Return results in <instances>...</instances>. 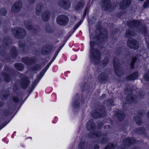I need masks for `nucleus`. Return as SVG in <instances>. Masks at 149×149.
Instances as JSON below:
<instances>
[{"instance_id": "nucleus-1", "label": "nucleus", "mask_w": 149, "mask_h": 149, "mask_svg": "<svg viewBox=\"0 0 149 149\" xmlns=\"http://www.w3.org/2000/svg\"><path fill=\"white\" fill-rule=\"evenodd\" d=\"M12 32L16 38H23L26 35L25 30L19 27H15L12 29Z\"/></svg>"}, {"instance_id": "nucleus-2", "label": "nucleus", "mask_w": 149, "mask_h": 149, "mask_svg": "<svg viewBox=\"0 0 149 149\" xmlns=\"http://www.w3.org/2000/svg\"><path fill=\"white\" fill-rule=\"evenodd\" d=\"M68 17L64 15H60L56 19L57 23L61 25H66L68 23Z\"/></svg>"}, {"instance_id": "nucleus-3", "label": "nucleus", "mask_w": 149, "mask_h": 149, "mask_svg": "<svg viewBox=\"0 0 149 149\" xmlns=\"http://www.w3.org/2000/svg\"><path fill=\"white\" fill-rule=\"evenodd\" d=\"M22 7V3L21 2H17L15 3L11 7V11L14 13L18 12Z\"/></svg>"}, {"instance_id": "nucleus-4", "label": "nucleus", "mask_w": 149, "mask_h": 149, "mask_svg": "<svg viewBox=\"0 0 149 149\" xmlns=\"http://www.w3.org/2000/svg\"><path fill=\"white\" fill-rule=\"evenodd\" d=\"M127 45L131 48L136 49L139 47L138 42L132 38H129L127 42Z\"/></svg>"}, {"instance_id": "nucleus-5", "label": "nucleus", "mask_w": 149, "mask_h": 149, "mask_svg": "<svg viewBox=\"0 0 149 149\" xmlns=\"http://www.w3.org/2000/svg\"><path fill=\"white\" fill-rule=\"evenodd\" d=\"M58 3L60 6L66 9H68L70 6L68 0H60L58 1Z\"/></svg>"}, {"instance_id": "nucleus-6", "label": "nucleus", "mask_w": 149, "mask_h": 149, "mask_svg": "<svg viewBox=\"0 0 149 149\" xmlns=\"http://www.w3.org/2000/svg\"><path fill=\"white\" fill-rule=\"evenodd\" d=\"M90 47H91V52H90V55L93 58H95L94 56L95 53V52L97 53V55H98L99 57L100 55V52L99 51L96 50L95 52H94L93 51V48L94 47V45L95 44V42L94 41H90Z\"/></svg>"}, {"instance_id": "nucleus-7", "label": "nucleus", "mask_w": 149, "mask_h": 149, "mask_svg": "<svg viewBox=\"0 0 149 149\" xmlns=\"http://www.w3.org/2000/svg\"><path fill=\"white\" fill-rule=\"evenodd\" d=\"M101 6L105 10H107L111 6L110 2L109 0H102Z\"/></svg>"}, {"instance_id": "nucleus-8", "label": "nucleus", "mask_w": 149, "mask_h": 149, "mask_svg": "<svg viewBox=\"0 0 149 149\" xmlns=\"http://www.w3.org/2000/svg\"><path fill=\"white\" fill-rule=\"evenodd\" d=\"M131 0H123L120 4L121 9H124L128 7L130 4Z\"/></svg>"}, {"instance_id": "nucleus-9", "label": "nucleus", "mask_w": 149, "mask_h": 149, "mask_svg": "<svg viewBox=\"0 0 149 149\" xmlns=\"http://www.w3.org/2000/svg\"><path fill=\"white\" fill-rule=\"evenodd\" d=\"M50 14L49 12L46 10L42 14V20L44 22L48 21L50 18Z\"/></svg>"}, {"instance_id": "nucleus-10", "label": "nucleus", "mask_w": 149, "mask_h": 149, "mask_svg": "<svg viewBox=\"0 0 149 149\" xmlns=\"http://www.w3.org/2000/svg\"><path fill=\"white\" fill-rule=\"evenodd\" d=\"M127 25L130 27L137 26L141 24V22L139 21H130L127 23Z\"/></svg>"}, {"instance_id": "nucleus-11", "label": "nucleus", "mask_w": 149, "mask_h": 149, "mask_svg": "<svg viewBox=\"0 0 149 149\" xmlns=\"http://www.w3.org/2000/svg\"><path fill=\"white\" fill-rule=\"evenodd\" d=\"M44 7L42 3L38 4L36 7V13L37 15H39L43 9Z\"/></svg>"}, {"instance_id": "nucleus-12", "label": "nucleus", "mask_w": 149, "mask_h": 149, "mask_svg": "<svg viewBox=\"0 0 149 149\" xmlns=\"http://www.w3.org/2000/svg\"><path fill=\"white\" fill-rule=\"evenodd\" d=\"M95 127V124L93 123L92 120H90L88 122L86 128L89 131H91L92 130L94 129Z\"/></svg>"}, {"instance_id": "nucleus-13", "label": "nucleus", "mask_w": 149, "mask_h": 149, "mask_svg": "<svg viewBox=\"0 0 149 149\" xmlns=\"http://www.w3.org/2000/svg\"><path fill=\"white\" fill-rule=\"evenodd\" d=\"M135 139L134 138H127L123 141V143L125 145H130L134 143Z\"/></svg>"}, {"instance_id": "nucleus-14", "label": "nucleus", "mask_w": 149, "mask_h": 149, "mask_svg": "<svg viewBox=\"0 0 149 149\" xmlns=\"http://www.w3.org/2000/svg\"><path fill=\"white\" fill-rule=\"evenodd\" d=\"M29 83V82L27 78H24L22 81L21 83V86L24 89L26 88Z\"/></svg>"}, {"instance_id": "nucleus-15", "label": "nucleus", "mask_w": 149, "mask_h": 149, "mask_svg": "<svg viewBox=\"0 0 149 149\" xmlns=\"http://www.w3.org/2000/svg\"><path fill=\"white\" fill-rule=\"evenodd\" d=\"M85 3L84 1H80L78 2L75 8V10H78L82 8L84 6Z\"/></svg>"}, {"instance_id": "nucleus-16", "label": "nucleus", "mask_w": 149, "mask_h": 149, "mask_svg": "<svg viewBox=\"0 0 149 149\" xmlns=\"http://www.w3.org/2000/svg\"><path fill=\"white\" fill-rule=\"evenodd\" d=\"M136 97L132 95H128L126 97V100L129 103H132L134 102Z\"/></svg>"}, {"instance_id": "nucleus-17", "label": "nucleus", "mask_w": 149, "mask_h": 149, "mask_svg": "<svg viewBox=\"0 0 149 149\" xmlns=\"http://www.w3.org/2000/svg\"><path fill=\"white\" fill-rule=\"evenodd\" d=\"M22 60L24 63L28 65L33 62L31 58L27 57L23 58Z\"/></svg>"}, {"instance_id": "nucleus-18", "label": "nucleus", "mask_w": 149, "mask_h": 149, "mask_svg": "<svg viewBox=\"0 0 149 149\" xmlns=\"http://www.w3.org/2000/svg\"><path fill=\"white\" fill-rule=\"evenodd\" d=\"M138 77V73L137 72H135L132 74L130 76L128 79L130 80H132L136 79Z\"/></svg>"}, {"instance_id": "nucleus-19", "label": "nucleus", "mask_w": 149, "mask_h": 149, "mask_svg": "<svg viewBox=\"0 0 149 149\" xmlns=\"http://www.w3.org/2000/svg\"><path fill=\"white\" fill-rule=\"evenodd\" d=\"M58 52L57 53H56L55 54V55L54 56V57H53L52 60L51 61H50L49 63H48L47 66H46V67L44 69V70H45V72L48 69L50 65L53 62V61L55 60V59L56 58L57 55L58 54Z\"/></svg>"}, {"instance_id": "nucleus-20", "label": "nucleus", "mask_w": 149, "mask_h": 149, "mask_svg": "<svg viewBox=\"0 0 149 149\" xmlns=\"http://www.w3.org/2000/svg\"><path fill=\"white\" fill-rule=\"evenodd\" d=\"M14 65L16 69L19 70H21L23 69V65L22 64L19 63H15Z\"/></svg>"}, {"instance_id": "nucleus-21", "label": "nucleus", "mask_w": 149, "mask_h": 149, "mask_svg": "<svg viewBox=\"0 0 149 149\" xmlns=\"http://www.w3.org/2000/svg\"><path fill=\"white\" fill-rule=\"evenodd\" d=\"M117 116L118 119L120 120H123L125 117L124 113L121 111L120 112V113H119L118 114Z\"/></svg>"}, {"instance_id": "nucleus-22", "label": "nucleus", "mask_w": 149, "mask_h": 149, "mask_svg": "<svg viewBox=\"0 0 149 149\" xmlns=\"http://www.w3.org/2000/svg\"><path fill=\"white\" fill-rule=\"evenodd\" d=\"M6 13V10L4 8H2L0 10V15L2 16L5 15Z\"/></svg>"}, {"instance_id": "nucleus-23", "label": "nucleus", "mask_w": 149, "mask_h": 149, "mask_svg": "<svg viewBox=\"0 0 149 149\" xmlns=\"http://www.w3.org/2000/svg\"><path fill=\"white\" fill-rule=\"evenodd\" d=\"M114 146L113 144H110L107 146L105 149H112L113 148Z\"/></svg>"}, {"instance_id": "nucleus-24", "label": "nucleus", "mask_w": 149, "mask_h": 149, "mask_svg": "<svg viewBox=\"0 0 149 149\" xmlns=\"http://www.w3.org/2000/svg\"><path fill=\"white\" fill-rule=\"evenodd\" d=\"M26 27L28 30H31L32 29V27L31 24L29 23L27 24H26Z\"/></svg>"}, {"instance_id": "nucleus-25", "label": "nucleus", "mask_w": 149, "mask_h": 149, "mask_svg": "<svg viewBox=\"0 0 149 149\" xmlns=\"http://www.w3.org/2000/svg\"><path fill=\"white\" fill-rule=\"evenodd\" d=\"M149 4V0H147L145 1L143 4L144 8H146L148 7Z\"/></svg>"}, {"instance_id": "nucleus-26", "label": "nucleus", "mask_w": 149, "mask_h": 149, "mask_svg": "<svg viewBox=\"0 0 149 149\" xmlns=\"http://www.w3.org/2000/svg\"><path fill=\"white\" fill-rule=\"evenodd\" d=\"M144 130L143 128H139L137 129V132L139 134H141L144 131Z\"/></svg>"}, {"instance_id": "nucleus-27", "label": "nucleus", "mask_w": 149, "mask_h": 149, "mask_svg": "<svg viewBox=\"0 0 149 149\" xmlns=\"http://www.w3.org/2000/svg\"><path fill=\"white\" fill-rule=\"evenodd\" d=\"M130 36H131V35L130 31H126L125 33V36L126 38H128Z\"/></svg>"}, {"instance_id": "nucleus-28", "label": "nucleus", "mask_w": 149, "mask_h": 149, "mask_svg": "<svg viewBox=\"0 0 149 149\" xmlns=\"http://www.w3.org/2000/svg\"><path fill=\"white\" fill-rule=\"evenodd\" d=\"M144 78L146 81H149V74H146L144 75Z\"/></svg>"}, {"instance_id": "nucleus-29", "label": "nucleus", "mask_w": 149, "mask_h": 149, "mask_svg": "<svg viewBox=\"0 0 149 149\" xmlns=\"http://www.w3.org/2000/svg\"><path fill=\"white\" fill-rule=\"evenodd\" d=\"M8 94H7L6 95H0V96L1 98L3 100H6V99L8 97Z\"/></svg>"}, {"instance_id": "nucleus-30", "label": "nucleus", "mask_w": 149, "mask_h": 149, "mask_svg": "<svg viewBox=\"0 0 149 149\" xmlns=\"http://www.w3.org/2000/svg\"><path fill=\"white\" fill-rule=\"evenodd\" d=\"M108 59L105 58L103 61L102 63L104 65H106L108 63Z\"/></svg>"}, {"instance_id": "nucleus-31", "label": "nucleus", "mask_w": 149, "mask_h": 149, "mask_svg": "<svg viewBox=\"0 0 149 149\" xmlns=\"http://www.w3.org/2000/svg\"><path fill=\"white\" fill-rule=\"evenodd\" d=\"M100 133L99 132H97L96 133L93 134V137L94 138H96L97 137L99 136L100 135Z\"/></svg>"}, {"instance_id": "nucleus-32", "label": "nucleus", "mask_w": 149, "mask_h": 149, "mask_svg": "<svg viewBox=\"0 0 149 149\" xmlns=\"http://www.w3.org/2000/svg\"><path fill=\"white\" fill-rule=\"evenodd\" d=\"M82 22V21H80L75 26L74 29L75 30L80 25L81 23Z\"/></svg>"}, {"instance_id": "nucleus-33", "label": "nucleus", "mask_w": 149, "mask_h": 149, "mask_svg": "<svg viewBox=\"0 0 149 149\" xmlns=\"http://www.w3.org/2000/svg\"><path fill=\"white\" fill-rule=\"evenodd\" d=\"M10 78V76L8 75H7L5 76L4 79L6 81H8L9 80Z\"/></svg>"}, {"instance_id": "nucleus-34", "label": "nucleus", "mask_w": 149, "mask_h": 149, "mask_svg": "<svg viewBox=\"0 0 149 149\" xmlns=\"http://www.w3.org/2000/svg\"><path fill=\"white\" fill-rule=\"evenodd\" d=\"M93 116L94 118H97L101 116L100 115L99 113H97L95 115V114H93Z\"/></svg>"}, {"instance_id": "nucleus-35", "label": "nucleus", "mask_w": 149, "mask_h": 149, "mask_svg": "<svg viewBox=\"0 0 149 149\" xmlns=\"http://www.w3.org/2000/svg\"><path fill=\"white\" fill-rule=\"evenodd\" d=\"M136 124L138 125H140L141 124V122L140 121V120H137L136 118H135Z\"/></svg>"}, {"instance_id": "nucleus-36", "label": "nucleus", "mask_w": 149, "mask_h": 149, "mask_svg": "<svg viewBox=\"0 0 149 149\" xmlns=\"http://www.w3.org/2000/svg\"><path fill=\"white\" fill-rule=\"evenodd\" d=\"M136 61V58H134L133 59L132 62L131 63V68H133V64Z\"/></svg>"}, {"instance_id": "nucleus-37", "label": "nucleus", "mask_w": 149, "mask_h": 149, "mask_svg": "<svg viewBox=\"0 0 149 149\" xmlns=\"http://www.w3.org/2000/svg\"><path fill=\"white\" fill-rule=\"evenodd\" d=\"M37 83V80H35L34 81V82H33L32 84V85L33 88H34L36 86V85Z\"/></svg>"}, {"instance_id": "nucleus-38", "label": "nucleus", "mask_w": 149, "mask_h": 149, "mask_svg": "<svg viewBox=\"0 0 149 149\" xmlns=\"http://www.w3.org/2000/svg\"><path fill=\"white\" fill-rule=\"evenodd\" d=\"M37 83V80H35L34 81V82H33L32 84V85L33 88H34L36 86V85Z\"/></svg>"}, {"instance_id": "nucleus-39", "label": "nucleus", "mask_w": 149, "mask_h": 149, "mask_svg": "<svg viewBox=\"0 0 149 149\" xmlns=\"http://www.w3.org/2000/svg\"><path fill=\"white\" fill-rule=\"evenodd\" d=\"M13 100L15 102H17L18 101V99L15 97H14L13 98Z\"/></svg>"}, {"instance_id": "nucleus-40", "label": "nucleus", "mask_w": 149, "mask_h": 149, "mask_svg": "<svg viewBox=\"0 0 149 149\" xmlns=\"http://www.w3.org/2000/svg\"><path fill=\"white\" fill-rule=\"evenodd\" d=\"M46 31L48 32H51V28L49 26L48 27V28H47L45 29Z\"/></svg>"}, {"instance_id": "nucleus-41", "label": "nucleus", "mask_w": 149, "mask_h": 149, "mask_svg": "<svg viewBox=\"0 0 149 149\" xmlns=\"http://www.w3.org/2000/svg\"><path fill=\"white\" fill-rule=\"evenodd\" d=\"M112 102L113 101L112 100H109L108 101L107 104L109 105H110L112 104Z\"/></svg>"}, {"instance_id": "nucleus-42", "label": "nucleus", "mask_w": 149, "mask_h": 149, "mask_svg": "<svg viewBox=\"0 0 149 149\" xmlns=\"http://www.w3.org/2000/svg\"><path fill=\"white\" fill-rule=\"evenodd\" d=\"M87 11V8L86 9L84 13V14H83V16L84 17H85L86 15Z\"/></svg>"}, {"instance_id": "nucleus-43", "label": "nucleus", "mask_w": 149, "mask_h": 149, "mask_svg": "<svg viewBox=\"0 0 149 149\" xmlns=\"http://www.w3.org/2000/svg\"><path fill=\"white\" fill-rule=\"evenodd\" d=\"M99 148V146L97 145H95L94 147V149H98Z\"/></svg>"}, {"instance_id": "nucleus-44", "label": "nucleus", "mask_w": 149, "mask_h": 149, "mask_svg": "<svg viewBox=\"0 0 149 149\" xmlns=\"http://www.w3.org/2000/svg\"><path fill=\"white\" fill-rule=\"evenodd\" d=\"M43 49H42V54H47V52H46H46H43Z\"/></svg>"}, {"instance_id": "nucleus-45", "label": "nucleus", "mask_w": 149, "mask_h": 149, "mask_svg": "<svg viewBox=\"0 0 149 149\" xmlns=\"http://www.w3.org/2000/svg\"><path fill=\"white\" fill-rule=\"evenodd\" d=\"M14 53L15 55L17 54V52L15 49V50L14 51Z\"/></svg>"}, {"instance_id": "nucleus-46", "label": "nucleus", "mask_w": 149, "mask_h": 149, "mask_svg": "<svg viewBox=\"0 0 149 149\" xmlns=\"http://www.w3.org/2000/svg\"><path fill=\"white\" fill-rule=\"evenodd\" d=\"M82 144L81 143H80L79 144V147L81 149H81V145Z\"/></svg>"}, {"instance_id": "nucleus-47", "label": "nucleus", "mask_w": 149, "mask_h": 149, "mask_svg": "<svg viewBox=\"0 0 149 149\" xmlns=\"http://www.w3.org/2000/svg\"><path fill=\"white\" fill-rule=\"evenodd\" d=\"M147 116L148 118H149V111L147 113Z\"/></svg>"}, {"instance_id": "nucleus-48", "label": "nucleus", "mask_w": 149, "mask_h": 149, "mask_svg": "<svg viewBox=\"0 0 149 149\" xmlns=\"http://www.w3.org/2000/svg\"><path fill=\"white\" fill-rule=\"evenodd\" d=\"M35 0H33V1L31 2V3H32L33 2L35 1Z\"/></svg>"}, {"instance_id": "nucleus-49", "label": "nucleus", "mask_w": 149, "mask_h": 149, "mask_svg": "<svg viewBox=\"0 0 149 149\" xmlns=\"http://www.w3.org/2000/svg\"><path fill=\"white\" fill-rule=\"evenodd\" d=\"M6 42V40H5H5H3V42Z\"/></svg>"}, {"instance_id": "nucleus-50", "label": "nucleus", "mask_w": 149, "mask_h": 149, "mask_svg": "<svg viewBox=\"0 0 149 149\" xmlns=\"http://www.w3.org/2000/svg\"><path fill=\"white\" fill-rule=\"evenodd\" d=\"M19 47H22L21 46V45H20L19 44Z\"/></svg>"}, {"instance_id": "nucleus-51", "label": "nucleus", "mask_w": 149, "mask_h": 149, "mask_svg": "<svg viewBox=\"0 0 149 149\" xmlns=\"http://www.w3.org/2000/svg\"><path fill=\"white\" fill-rule=\"evenodd\" d=\"M90 38H91V36L90 35Z\"/></svg>"}]
</instances>
